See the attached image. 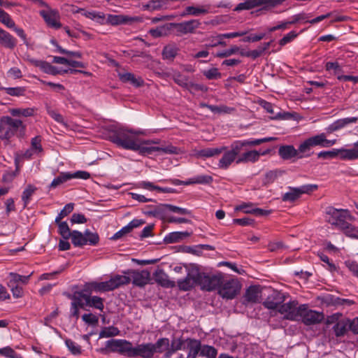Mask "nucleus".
Listing matches in <instances>:
<instances>
[{
    "label": "nucleus",
    "instance_id": "nucleus-37",
    "mask_svg": "<svg viewBox=\"0 0 358 358\" xmlns=\"http://www.w3.org/2000/svg\"><path fill=\"white\" fill-rule=\"evenodd\" d=\"M106 23L115 26L119 24H123L129 22L130 21V18L127 16L122 15H108L107 17L105 19Z\"/></svg>",
    "mask_w": 358,
    "mask_h": 358
},
{
    "label": "nucleus",
    "instance_id": "nucleus-30",
    "mask_svg": "<svg viewBox=\"0 0 358 358\" xmlns=\"http://www.w3.org/2000/svg\"><path fill=\"white\" fill-rule=\"evenodd\" d=\"M208 13V6H202L200 7L187 6L181 13L182 17L187 15L199 16Z\"/></svg>",
    "mask_w": 358,
    "mask_h": 358
},
{
    "label": "nucleus",
    "instance_id": "nucleus-44",
    "mask_svg": "<svg viewBox=\"0 0 358 358\" xmlns=\"http://www.w3.org/2000/svg\"><path fill=\"white\" fill-rule=\"evenodd\" d=\"M178 48L175 45H167L162 50V57L164 59L173 60L178 54Z\"/></svg>",
    "mask_w": 358,
    "mask_h": 358
},
{
    "label": "nucleus",
    "instance_id": "nucleus-2",
    "mask_svg": "<svg viewBox=\"0 0 358 358\" xmlns=\"http://www.w3.org/2000/svg\"><path fill=\"white\" fill-rule=\"evenodd\" d=\"M141 130H135L124 126L112 127L108 130V140L117 147L132 150L138 136L143 134Z\"/></svg>",
    "mask_w": 358,
    "mask_h": 358
},
{
    "label": "nucleus",
    "instance_id": "nucleus-14",
    "mask_svg": "<svg viewBox=\"0 0 358 358\" xmlns=\"http://www.w3.org/2000/svg\"><path fill=\"white\" fill-rule=\"evenodd\" d=\"M39 14L49 27L56 29L62 27V24L59 22L60 16L57 10L48 8L46 10H40Z\"/></svg>",
    "mask_w": 358,
    "mask_h": 358
},
{
    "label": "nucleus",
    "instance_id": "nucleus-41",
    "mask_svg": "<svg viewBox=\"0 0 358 358\" xmlns=\"http://www.w3.org/2000/svg\"><path fill=\"white\" fill-rule=\"evenodd\" d=\"M48 114L57 122L63 125L66 129L69 127L68 123L65 121L62 115H61L57 110L52 108L50 106L46 107Z\"/></svg>",
    "mask_w": 358,
    "mask_h": 358
},
{
    "label": "nucleus",
    "instance_id": "nucleus-58",
    "mask_svg": "<svg viewBox=\"0 0 358 358\" xmlns=\"http://www.w3.org/2000/svg\"><path fill=\"white\" fill-rule=\"evenodd\" d=\"M183 343V341L181 339L173 340L171 342V344H170V348L169 351L166 352V357H170L177 350L182 349Z\"/></svg>",
    "mask_w": 358,
    "mask_h": 358
},
{
    "label": "nucleus",
    "instance_id": "nucleus-27",
    "mask_svg": "<svg viewBox=\"0 0 358 358\" xmlns=\"http://www.w3.org/2000/svg\"><path fill=\"white\" fill-rule=\"evenodd\" d=\"M278 155L284 160H289L295 157L298 159L299 156L297 149L292 145L280 146L278 149Z\"/></svg>",
    "mask_w": 358,
    "mask_h": 358
},
{
    "label": "nucleus",
    "instance_id": "nucleus-29",
    "mask_svg": "<svg viewBox=\"0 0 358 358\" xmlns=\"http://www.w3.org/2000/svg\"><path fill=\"white\" fill-rule=\"evenodd\" d=\"M190 236L187 231H173L166 234L164 238L166 243H175L181 241Z\"/></svg>",
    "mask_w": 358,
    "mask_h": 358
},
{
    "label": "nucleus",
    "instance_id": "nucleus-51",
    "mask_svg": "<svg viewBox=\"0 0 358 358\" xmlns=\"http://www.w3.org/2000/svg\"><path fill=\"white\" fill-rule=\"evenodd\" d=\"M58 224V232L63 239H69L72 234L66 222H56Z\"/></svg>",
    "mask_w": 358,
    "mask_h": 358
},
{
    "label": "nucleus",
    "instance_id": "nucleus-26",
    "mask_svg": "<svg viewBox=\"0 0 358 358\" xmlns=\"http://www.w3.org/2000/svg\"><path fill=\"white\" fill-rule=\"evenodd\" d=\"M120 80L123 83H129L134 87H141L143 85L144 81L140 76L136 77L134 74L129 72L119 73Z\"/></svg>",
    "mask_w": 358,
    "mask_h": 358
},
{
    "label": "nucleus",
    "instance_id": "nucleus-38",
    "mask_svg": "<svg viewBox=\"0 0 358 358\" xmlns=\"http://www.w3.org/2000/svg\"><path fill=\"white\" fill-rule=\"evenodd\" d=\"M154 346V355L155 353H163L168 352L170 348V342L167 338H162L158 339L155 343H152Z\"/></svg>",
    "mask_w": 358,
    "mask_h": 358
},
{
    "label": "nucleus",
    "instance_id": "nucleus-57",
    "mask_svg": "<svg viewBox=\"0 0 358 358\" xmlns=\"http://www.w3.org/2000/svg\"><path fill=\"white\" fill-rule=\"evenodd\" d=\"M163 206L168 210L175 213L180 214V215H191V213H192L191 210H189L187 208H180V207H178V206H174L172 204H164Z\"/></svg>",
    "mask_w": 358,
    "mask_h": 358
},
{
    "label": "nucleus",
    "instance_id": "nucleus-40",
    "mask_svg": "<svg viewBox=\"0 0 358 358\" xmlns=\"http://www.w3.org/2000/svg\"><path fill=\"white\" fill-rule=\"evenodd\" d=\"M166 7V3L162 0H150L147 3L143 4L142 8L144 10H158Z\"/></svg>",
    "mask_w": 358,
    "mask_h": 358
},
{
    "label": "nucleus",
    "instance_id": "nucleus-28",
    "mask_svg": "<svg viewBox=\"0 0 358 358\" xmlns=\"http://www.w3.org/2000/svg\"><path fill=\"white\" fill-rule=\"evenodd\" d=\"M154 278L156 282L162 287H173L175 286V282L169 279V276L162 269H158L155 272Z\"/></svg>",
    "mask_w": 358,
    "mask_h": 358
},
{
    "label": "nucleus",
    "instance_id": "nucleus-24",
    "mask_svg": "<svg viewBox=\"0 0 358 358\" xmlns=\"http://www.w3.org/2000/svg\"><path fill=\"white\" fill-rule=\"evenodd\" d=\"M92 292H108L106 282H86L84 285L83 289L80 293L90 294Z\"/></svg>",
    "mask_w": 358,
    "mask_h": 358
},
{
    "label": "nucleus",
    "instance_id": "nucleus-48",
    "mask_svg": "<svg viewBox=\"0 0 358 358\" xmlns=\"http://www.w3.org/2000/svg\"><path fill=\"white\" fill-rule=\"evenodd\" d=\"M306 16L305 14L295 15H294L292 17V20H291V21H286V22H282L280 24H278V25H276L277 29L278 30H279V29H286L288 28L289 25L292 24H295V23H296L297 22H299L301 20H306Z\"/></svg>",
    "mask_w": 358,
    "mask_h": 358
},
{
    "label": "nucleus",
    "instance_id": "nucleus-64",
    "mask_svg": "<svg viewBox=\"0 0 358 358\" xmlns=\"http://www.w3.org/2000/svg\"><path fill=\"white\" fill-rule=\"evenodd\" d=\"M38 155L43 152V148L41 145V138L39 136H36L31 140V147Z\"/></svg>",
    "mask_w": 358,
    "mask_h": 358
},
{
    "label": "nucleus",
    "instance_id": "nucleus-56",
    "mask_svg": "<svg viewBox=\"0 0 358 358\" xmlns=\"http://www.w3.org/2000/svg\"><path fill=\"white\" fill-rule=\"evenodd\" d=\"M240 50V48L237 45H232L230 48L217 52L216 53V57L220 58H225L230 57L232 55H234L238 52Z\"/></svg>",
    "mask_w": 358,
    "mask_h": 358
},
{
    "label": "nucleus",
    "instance_id": "nucleus-5",
    "mask_svg": "<svg viewBox=\"0 0 358 358\" xmlns=\"http://www.w3.org/2000/svg\"><path fill=\"white\" fill-rule=\"evenodd\" d=\"M325 219L328 223L341 229L348 220H352L353 217L348 210L329 206L326 208Z\"/></svg>",
    "mask_w": 358,
    "mask_h": 358
},
{
    "label": "nucleus",
    "instance_id": "nucleus-42",
    "mask_svg": "<svg viewBox=\"0 0 358 358\" xmlns=\"http://www.w3.org/2000/svg\"><path fill=\"white\" fill-rule=\"evenodd\" d=\"M120 331L119 329L114 326L105 327L101 329L99 332V337L101 338H110L120 335Z\"/></svg>",
    "mask_w": 358,
    "mask_h": 358
},
{
    "label": "nucleus",
    "instance_id": "nucleus-18",
    "mask_svg": "<svg viewBox=\"0 0 358 358\" xmlns=\"http://www.w3.org/2000/svg\"><path fill=\"white\" fill-rule=\"evenodd\" d=\"M311 146L316 147L320 146L321 148H329L336 144V140H329L327 138V135L325 133H320L317 135L310 136L307 138Z\"/></svg>",
    "mask_w": 358,
    "mask_h": 358
},
{
    "label": "nucleus",
    "instance_id": "nucleus-34",
    "mask_svg": "<svg viewBox=\"0 0 358 358\" xmlns=\"http://www.w3.org/2000/svg\"><path fill=\"white\" fill-rule=\"evenodd\" d=\"M312 148L313 147L311 146V144L306 138L298 147V159L310 157L313 154V152L311 150Z\"/></svg>",
    "mask_w": 358,
    "mask_h": 358
},
{
    "label": "nucleus",
    "instance_id": "nucleus-55",
    "mask_svg": "<svg viewBox=\"0 0 358 358\" xmlns=\"http://www.w3.org/2000/svg\"><path fill=\"white\" fill-rule=\"evenodd\" d=\"M74 204L72 203H67L63 209L59 212L55 218V222H59L64 217L67 216L73 210Z\"/></svg>",
    "mask_w": 358,
    "mask_h": 358
},
{
    "label": "nucleus",
    "instance_id": "nucleus-45",
    "mask_svg": "<svg viewBox=\"0 0 358 358\" xmlns=\"http://www.w3.org/2000/svg\"><path fill=\"white\" fill-rule=\"evenodd\" d=\"M245 147V144L244 141H234L231 145L230 149H228V151L236 158L237 159L243 150V148Z\"/></svg>",
    "mask_w": 358,
    "mask_h": 358
},
{
    "label": "nucleus",
    "instance_id": "nucleus-52",
    "mask_svg": "<svg viewBox=\"0 0 358 358\" xmlns=\"http://www.w3.org/2000/svg\"><path fill=\"white\" fill-rule=\"evenodd\" d=\"M217 350L210 345H205L201 346L200 355L207 358H216Z\"/></svg>",
    "mask_w": 358,
    "mask_h": 358
},
{
    "label": "nucleus",
    "instance_id": "nucleus-17",
    "mask_svg": "<svg viewBox=\"0 0 358 358\" xmlns=\"http://www.w3.org/2000/svg\"><path fill=\"white\" fill-rule=\"evenodd\" d=\"M124 274H131V280L134 285L138 287H143L147 285L150 280V273L146 270H142L141 271H124Z\"/></svg>",
    "mask_w": 358,
    "mask_h": 358
},
{
    "label": "nucleus",
    "instance_id": "nucleus-21",
    "mask_svg": "<svg viewBox=\"0 0 358 358\" xmlns=\"http://www.w3.org/2000/svg\"><path fill=\"white\" fill-rule=\"evenodd\" d=\"M358 121L357 117H345L342 119L337 120L334 121L333 123L329 124L327 128V132L329 134L333 133L336 131H338L342 128H344L347 125L350 124L356 123Z\"/></svg>",
    "mask_w": 358,
    "mask_h": 358
},
{
    "label": "nucleus",
    "instance_id": "nucleus-11",
    "mask_svg": "<svg viewBox=\"0 0 358 358\" xmlns=\"http://www.w3.org/2000/svg\"><path fill=\"white\" fill-rule=\"evenodd\" d=\"M299 313V320L301 319L303 323L306 325H312L320 323L324 319V315L322 313L308 309L306 304L301 305V310Z\"/></svg>",
    "mask_w": 358,
    "mask_h": 358
},
{
    "label": "nucleus",
    "instance_id": "nucleus-23",
    "mask_svg": "<svg viewBox=\"0 0 358 358\" xmlns=\"http://www.w3.org/2000/svg\"><path fill=\"white\" fill-rule=\"evenodd\" d=\"M187 343V348L189 350L188 355L186 358H195L198 354L201 352V344L199 340L187 338L185 341ZM179 358H185L182 355L179 356Z\"/></svg>",
    "mask_w": 358,
    "mask_h": 358
},
{
    "label": "nucleus",
    "instance_id": "nucleus-60",
    "mask_svg": "<svg viewBox=\"0 0 358 358\" xmlns=\"http://www.w3.org/2000/svg\"><path fill=\"white\" fill-rule=\"evenodd\" d=\"M4 90L7 94L14 96H23L25 92V89L22 87H6Z\"/></svg>",
    "mask_w": 358,
    "mask_h": 358
},
{
    "label": "nucleus",
    "instance_id": "nucleus-10",
    "mask_svg": "<svg viewBox=\"0 0 358 358\" xmlns=\"http://www.w3.org/2000/svg\"><path fill=\"white\" fill-rule=\"evenodd\" d=\"M219 287V294L222 298L232 299L238 294L241 286L237 279L231 278L227 280L222 279Z\"/></svg>",
    "mask_w": 358,
    "mask_h": 358
},
{
    "label": "nucleus",
    "instance_id": "nucleus-32",
    "mask_svg": "<svg viewBox=\"0 0 358 358\" xmlns=\"http://www.w3.org/2000/svg\"><path fill=\"white\" fill-rule=\"evenodd\" d=\"M260 296V290L257 286H250L245 291L244 299L248 303H256Z\"/></svg>",
    "mask_w": 358,
    "mask_h": 358
},
{
    "label": "nucleus",
    "instance_id": "nucleus-39",
    "mask_svg": "<svg viewBox=\"0 0 358 358\" xmlns=\"http://www.w3.org/2000/svg\"><path fill=\"white\" fill-rule=\"evenodd\" d=\"M37 188L29 184L22 194V201L24 203V208H26L27 205L29 203L31 196L34 195Z\"/></svg>",
    "mask_w": 358,
    "mask_h": 358
},
{
    "label": "nucleus",
    "instance_id": "nucleus-20",
    "mask_svg": "<svg viewBox=\"0 0 358 358\" xmlns=\"http://www.w3.org/2000/svg\"><path fill=\"white\" fill-rule=\"evenodd\" d=\"M80 296L84 299L86 306L96 308L100 311L103 310V299L101 297L85 293H80Z\"/></svg>",
    "mask_w": 358,
    "mask_h": 358
},
{
    "label": "nucleus",
    "instance_id": "nucleus-13",
    "mask_svg": "<svg viewBox=\"0 0 358 358\" xmlns=\"http://www.w3.org/2000/svg\"><path fill=\"white\" fill-rule=\"evenodd\" d=\"M177 283L178 288L185 292L191 290L196 285H199L198 268H192L189 270L186 277L179 279Z\"/></svg>",
    "mask_w": 358,
    "mask_h": 358
},
{
    "label": "nucleus",
    "instance_id": "nucleus-31",
    "mask_svg": "<svg viewBox=\"0 0 358 358\" xmlns=\"http://www.w3.org/2000/svg\"><path fill=\"white\" fill-rule=\"evenodd\" d=\"M0 43L1 45L12 49L15 46V39L8 32L0 27Z\"/></svg>",
    "mask_w": 358,
    "mask_h": 358
},
{
    "label": "nucleus",
    "instance_id": "nucleus-6",
    "mask_svg": "<svg viewBox=\"0 0 358 358\" xmlns=\"http://www.w3.org/2000/svg\"><path fill=\"white\" fill-rule=\"evenodd\" d=\"M223 275L221 273L208 274L200 272L198 269V282L202 290L213 291L218 288L222 282Z\"/></svg>",
    "mask_w": 358,
    "mask_h": 358
},
{
    "label": "nucleus",
    "instance_id": "nucleus-25",
    "mask_svg": "<svg viewBox=\"0 0 358 358\" xmlns=\"http://www.w3.org/2000/svg\"><path fill=\"white\" fill-rule=\"evenodd\" d=\"M227 150V146H220L217 148H206L201 149L196 152V156L200 158L206 159L220 155L224 150Z\"/></svg>",
    "mask_w": 358,
    "mask_h": 358
},
{
    "label": "nucleus",
    "instance_id": "nucleus-16",
    "mask_svg": "<svg viewBox=\"0 0 358 358\" xmlns=\"http://www.w3.org/2000/svg\"><path fill=\"white\" fill-rule=\"evenodd\" d=\"M270 151V149L264 151L249 150L239 155L236 162L237 164L255 163L259 159L260 156L266 155Z\"/></svg>",
    "mask_w": 358,
    "mask_h": 358
},
{
    "label": "nucleus",
    "instance_id": "nucleus-7",
    "mask_svg": "<svg viewBox=\"0 0 358 358\" xmlns=\"http://www.w3.org/2000/svg\"><path fill=\"white\" fill-rule=\"evenodd\" d=\"M286 0H245L239 3L234 9V11L250 10L263 6L262 9L269 10L282 4Z\"/></svg>",
    "mask_w": 358,
    "mask_h": 358
},
{
    "label": "nucleus",
    "instance_id": "nucleus-33",
    "mask_svg": "<svg viewBox=\"0 0 358 358\" xmlns=\"http://www.w3.org/2000/svg\"><path fill=\"white\" fill-rule=\"evenodd\" d=\"M223 152L224 154L220 159L217 166L219 169L226 170L236 159L228 151V147H227V150H224Z\"/></svg>",
    "mask_w": 358,
    "mask_h": 358
},
{
    "label": "nucleus",
    "instance_id": "nucleus-62",
    "mask_svg": "<svg viewBox=\"0 0 358 358\" xmlns=\"http://www.w3.org/2000/svg\"><path fill=\"white\" fill-rule=\"evenodd\" d=\"M8 286L10 289L14 298L18 299L23 296L24 292L22 287L20 285L8 282Z\"/></svg>",
    "mask_w": 358,
    "mask_h": 358
},
{
    "label": "nucleus",
    "instance_id": "nucleus-59",
    "mask_svg": "<svg viewBox=\"0 0 358 358\" xmlns=\"http://www.w3.org/2000/svg\"><path fill=\"white\" fill-rule=\"evenodd\" d=\"M6 126L8 127L13 131H17V129L22 127V122L20 120L13 119L10 117H6Z\"/></svg>",
    "mask_w": 358,
    "mask_h": 358
},
{
    "label": "nucleus",
    "instance_id": "nucleus-53",
    "mask_svg": "<svg viewBox=\"0 0 358 358\" xmlns=\"http://www.w3.org/2000/svg\"><path fill=\"white\" fill-rule=\"evenodd\" d=\"M29 62L34 66L38 67L43 72L48 73L50 71L51 65L50 63L43 60H38L36 59H29Z\"/></svg>",
    "mask_w": 358,
    "mask_h": 358
},
{
    "label": "nucleus",
    "instance_id": "nucleus-47",
    "mask_svg": "<svg viewBox=\"0 0 358 358\" xmlns=\"http://www.w3.org/2000/svg\"><path fill=\"white\" fill-rule=\"evenodd\" d=\"M347 236L358 239V227H355L348 222L340 229Z\"/></svg>",
    "mask_w": 358,
    "mask_h": 358
},
{
    "label": "nucleus",
    "instance_id": "nucleus-8",
    "mask_svg": "<svg viewBox=\"0 0 358 358\" xmlns=\"http://www.w3.org/2000/svg\"><path fill=\"white\" fill-rule=\"evenodd\" d=\"M318 186L317 185L308 184L298 187H288L289 192L282 196L283 201L294 202L303 194H310L315 191Z\"/></svg>",
    "mask_w": 358,
    "mask_h": 358
},
{
    "label": "nucleus",
    "instance_id": "nucleus-4",
    "mask_svg": "<svg viewBox=\"0 0 358 358\" xmlns=\"http://www.w3.org/2000/svg\"><path fill=\"white\" fill-rule=\"evenodd\" d=\"M317 158L324 159H333L337 156L341 160L354 161L358 159V141L354 143L351 148L333 149L328 151H321L317 153Z\"/></svg>",
    "mask_w": 358,
    "mask_h": 358
},
{
    "label": "nucleus",
    "instance_id": "nucleus-61",
    "mask_svg": "<svg viewBox=\"0 0 358 358\" xmlns=\"http://www.w3.org/2000/svg\"><path fill=\"white\" fill-rule=\"evenodd\" d=\"M65 344L72 354L77 355L81 353L80 346L72 340L66 339L65 341Z\"/></svg>",
    "mask_w": 358,
    "mask_h": 358
},
{
    "label": "nucleus",
    "instance_id": "nucleus-22",
    "mask_svg": "<svg viewBox=\"0 0 358 358\" xmlns=\"http://www.w3.org/2000/svg\"><path fill=\"white\" fill-rule=\"evenodd\" d=\"M73 13H80L83 16L94 20L98 23L103 24L105 22V15L102 12H98L95 10H86L84 8H76L72 10Z\"/></svg>",
    "mask_w": 358,
    "mask_h": 358
},
{
    "label": "nucleus",
    "instance_id": "nucleus-35",
    "mask_svg": "<svg viewBox=\"0 0 358 358\" xmlns=\"http://www.w3.org/2000/svg\"><path fill=\"white\" fill-rule=\"evenodd\" d=\"M31 275H32V273H31L29 275H22L17 273L10 272L8 274L9 280L8 282L12 283L14 285L16 284V285H20V284L27 285V284H28Z\"/></svg>",
    "mask_w": 358,
    "mask_h": 358
},
{
    "label": "nucleus",
    "instance_id": "nucleus-12",
    "mask_svg": "<svg viewBox=\"0 0 358 358\" xmlns=\"http://www.w3.org/2000/svg\"><path fill=\"white\" fill-rule=\"evenodd\" d=\"M301 306H298L296 301H290L279 306L278 311L283 315V319L296 321L299 320Z\"/></svg>",
    "mask_w": 358,
    "mask_h": 358
},
{
    "label": "nucleus",
    "instance_id": "nucleus-19",
    "mask_svg": "<svg viewBox=\"0 0 358 358\" xmlns=\"http://www.w3.org/2000/svg\"><path fill=\"white\" fill-rule=\"evenodd\" d=\"M131 282V278L126 275H115L106 281L108 292L113 291L120 286L128 285Z\"/></svg>",
    "mask_w": 358,
    "mask_h": 358
},
{
    "label": "nucleus",
    "instance_id": "nucleus-63",
    "mask_svg": "<svg viewBox=\"0 0 358 358\" xmlns=\"http://www.w3.org/2000/svg\"><path fill=\"white\" fill-rule=\"evenodd\" d=\"M194 178V184L208 185L213 182V178L209 175H199Z\"/></svg>",
    "mask_w": 358,
    "mask_h": 358
},
{
    "label": "nucleus",
    "instance_id": "nucleus-49",
    "mask_svg": "<svg viewBox=\"0 0 358 358\" xmlns=\"http://www.w3.org/2000/svg\"><path fill=\"white\" fill-rule=\"evenodd\" d=\"M349 326V321H340L338 322L334 327L333 330L334 331L335 335L337 337H340L344 336L347 332V327Z\"/></svg>",
    "mask_w": 358,
    "mask_h": 358
},
{
    "label": "nucleus",
    "instance_id": "nucleus-1",
    "mask_svg": "<svg viewBox=\"0 0 358 358\" xmlns=\"http://www.w3.org/2000/svg\"><path fill=\"white\" fill-rule=\"evenodd\" d=\"M98 352L106 355L108 352H117L129 358H152L154 346L152 343H143L134 346L132 343L125 339H110L106 342L105 348Z\"/></svg>",
    "mask_w": 358,
    "mask_h": 358
},
{
    "label": "nucleus",
    "instance_id": "nucleus-3",
    "mask_svg": "<svg viewBox=\"0 0 358 358\" xmlns=\"http://www.w3.org/2000/svg\"><path fill=\"white\" fill-rule=\"evenodd\" d=\"M152 143H158V141L152 140L141 141L138 138L132 150L138 152L142 155H152L155 152H159L165 154H178L179 149L172 145L167 146H149Z\"/></svg>",
    "mask_w": 358,
    "mask_h": 358
},
{
    "label": "nucleus",
    "instance_id": "nucleus-15",
    "mask_svg": "<svg viewBox=\"0 0 358 358\" xmlns=\"http://www.w3.org/2000/svg\"><path fill=\"white\" fill-rule=\"evenodd\" d=\"M201 22L199 20H190L179 23L171 24L172 27L176 29L179 34H187L194 33V31L199 27Z\"/></svg>",
    "mask_w": 358,
    "mask_h": 358
},
{
    "label": "nucleus",
    "instance_id": "nucleus-36",
    "mask_svg": "<svg viewBox=\"0 0 358 358\" xmlns=\"http://www.w3.org/2000/svg\"><path fill=\"white\" fill-rule=\"evenodd\" d=\"M36 109L35 108H15L10 110V113L13 117H32L34 115Z\"/></svg>",
    "mask_w": 358,
    "mask_h": 358
},
{
    "label": "nucleus",
    "instance_id": "nucleus-46",
    "mask_svg": "<svg viewBox=\"0 0 358 358\" xmlns=\"http://www.w3.org/2000/svg\"><path fill=\"white\" fill-rule=\"evenodd\" d=\"M173 79L178 85L185 88L189 87V80L187 76L182 74L180 72H175L173 74Z\"/></svg>",
    "mask_w": 358,
    "mask_h": 358
},
{
    "label": "nucleus",
    "instance_id": "nucleus-43",
    "mask_svg": "<svg viewBox=\"0 0 358 358\" xmlns=\"http://www.w3.org/2000/svg\"><path fill=\"white\" fill-rule=\"evenodd\" d=\"M70 238H71L72 243L76 247H82L86 245V241H85V235L79 231H72V234Z\"/></svg>",
    "mask_w": 358,
    "mask_h": 358
},
{
    "label": "nucleus",
    "instance_id": "nucleus-9",
    "mask_svg": "<svg viewBox=\"0 0 358 358\" xmlns=\"http://www.w3.org/2000/svg\"><path fill=\"white\" fill-rule=\"evenodd\" d=\"M90 178V173L85 171H77L74 173L61 172L59 175L55 178L50 183L49 188L55 189L57 186L71 179L87 180Z\"/></svg>",
    "mask_w": 358,
    "mask_h": 358
},
{
    "label": "nucleus",
    "instance_id": "nucleus-50",
    "mask_svg": "<svg viewBox=\"0 0 358 358\" xmlns=\"http://www.w3.org/2000/svg\"><path fill=\"white\" fill-rule=\"evenodd\" d=\"M84 235L86 245H96L98 244L99 241V236L97 233H93L89 229H87L85 230Z\"/></svg>",
    "mask_w": 358,
    "mask_h": 358
},
{
    "label": "nucleus",
    "instance_id": "nucleus-54",
    "mask_svg": "<svg viewBox=\"0 0 358 358\" xmlns=\"http://www.w3.org/2000/svg\"><path fill=\"white\" fill-rule=\"evenodd\" d=\"M0 22L8 28L15 27V22L12 20L10 15L0 8Z\"/></svg>",
    "mask_w": 358,
    "mask_h": 358
}]
</instances>
